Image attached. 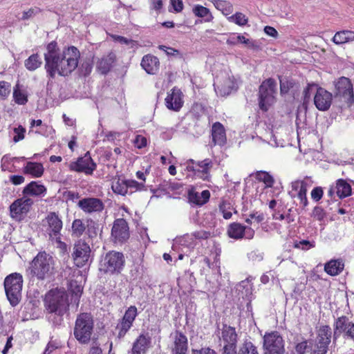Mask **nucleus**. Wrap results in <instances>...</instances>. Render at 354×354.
Listing matches in <instances>:
<instances>
[{
	"label": "nucleus",
	"mask_w": 354,
	"mask_h": 354,
	"mask_svg": "<svg viewBox=\"0 0 354 354\" xmlns=\"http://www.w3.org/2000/svg\"><path fill=\"white\" fill-rule=\"evenodd\" d=\"M80 52L74 46H65L61 50L56 41H52L46 46L44 53V68L47 77L53 80L56 75L66 77L78 66Z\"/></svg>",
	"instance_id": "1"
},
{
	"label": "nucleus",
	"mask_w": 354,
	"mask_h": 354,
	"mask_svg": "<svg viewBox=\"0 0 354 354\" xmlns=\"http://www.w3.org/2000/svg\"><path fill=\"white\" fill-rule=\"evenodd\" d=\"M44 306L48 313L62 317L69 310L68 297L64 288L49 290L44 295Z\"/></svg>",
	"instance_id": "2"
},
{
	"label": "nucleus",
	"mask_w": 354,
	"mask_h": 354,
	"mask_svg": "<svg viewBox=\"0 0 354 354\" xmlns=\"http://www.w3.org/2000/svg\"><path fill=\"white\" fill-rule=\"evenodd\" d=\"M28 271L39 281L51 278L55 272V260L46 251H40L30 263Z\"/></svg>",
	"instance_id": "3"
},
{
	"label": "nucleus",
	"mask_w": 354,
	"mask_h": 354,
	"mask_svg": "<svg viewBox=\"0 0 354 354\" xmlns=\"http://www.w3.org/2000/svg\"><path fill=\"white\" fill-rule=\"evenodd\" d=\"M125 266V257L122 252L111 250L105 254L99 263L100 272L108 275H118Z\"/></svg>",
	"instance_id": "4"
},
{
	"label": "nucleus",
	"mask_w": 354,
	"mask_h": 354,
	"mask_svg": "<svg viewBox=\"0 0 354 354\" xmlns=\"http://www.w3.org/2000/svg\"><path fill=\"white\" fill-rule=\"evenodd\" d=\"M93 329L94 319L91 313H81L77 315L73 335L80 344H86L90 342Z\"/></svg>",
	"instance_id": "5"
},
{
	"label": "nucleus",
	"mask_w": 354,
	"mask_h": 354,
	"mask_svg": "<svg viewBox=\"0 0 354 354\" xmlns=\"http://www.w3.org/2000/svg\"><path fill=\"white\" fill-rule=\"evenodd\" d=\"M4 288L8 301L12 306H17L21 299L23 277L17 272L8 275L4 279Z\"/></svg>",
	"instance_id": "6"
},
{
	"label": "nucleus",
	"mask_w": 354,
	"mask_h": 354,
	"mask_svg": "<svg viewBox=\"0 0 354 354\" xmlns=\"http://www.w3.org/2000/svg\"><path fill=\"white\" fill-rule=\"evenodd\" d=\"M277 83L273 78L263 81L259 88V106L263 112L268 111L275 101Z\"/></svg>",
	"instance_id": "7"
},
{
	"label": "nucleus",
	"mask_w": 354,
	"mask_h": 354,
	"mask_svg": "<svg viewBox=\"0 0 354 354\" xmlns=\"http://www.w3.org/2000/svg\"><path fill=\"white\" fill-rule=\"evenodd\" d=\"M335 97L343 101L348 107L354 104V92L351 80L346 77H341L335 83Z\"/></svg>",
	"instance_id": "8"
},
{
	"label": "nucleus",
	"mask_w": 354,
	"mask_h": 354,
	"mask_svg": "<svg viewBox=\"0 0 354 354\" xmlns=\"http://www.w3.org/2000/svg\"><path fill=\"white\" fill-rule=\"evenodd\" d=\"M98 233V225L91 218H88L84 223V220L75 218L71 225V235L75 238H80L86 234L88 238L94 239Z\"/></svg>",
	"instance_id": "9"
},
{
	"label": "nucleus",
	"mask_w": 354,
	"mask_h": 354,
	"mask_svg": "<svg viewBox=\"0 0 354 354\" xmlns=\"http://www.w3.org/2000/svg\"><path fill=\"white\" fill-rule=\"evenodd\" d=\"M33 204V200L25 196L15 200L9 207L10 216L17 221H23L31 210Z\"/></svg>",
	"instance_id": "10"
},
{
	"label": "nucleus",
	"mask_w": 354,
	"mask_h": 354,
	"mask_svg": "<svg viewBox=\"0 0 354 354\" xmlns=\"http://www.w3.org/2000/svg\"><path fill=\"white\" fill-rule=\"evenodd\" d=\"M263 339V354L284 353V341L279 332L266 333Z\"/></svg>",
	"instance_id": "11"
},
{
	"label": "nucleus",
	"mask_w": 354,
	"mask_h": 354,
	"mask_svg": "<svg viewBox=\"0 0 354 354\" xmlns=\"http://www.w3.org/2000/svg\"><path fill=\"white\" fill-rule=\"evenodd\" d=\"M138 316V309L135 306H129L124 312L123 317L120 319L115 326L118 331L117 337L123 339L133 325Z\"/></svg>",
	"instance_id": "12"
},
{
	"label": "nucleus",
	"mask_w": 354,
	"mask_h": 354,
	"mask_svg": "<svg viewBox=\"0 0 354 354\" xmlns=\"http://www.w3.org/2000/svg\"><path fill=\"white\" fill-rule=\"evenodd\" d=\"M97 165L88 151L83 156L78 158L76 161L71 162L69 165L71 171L84 173L86 175H92Z\"/></svg>",
	"instance_id": "13"
},
{
	"label": "nucleus",
	"mask_w": 354,
	"mask_h": 354,
	"mask_svg": "<svg viewBox=\"0 0 354 354\" xmlns=\"http://www.w3.org/2000/svg\"><path fill=\"white\" fill-rule=\"evenodd\" d=\"M221 335L224 342L222 354H236L238 335L235 328L225 324L223 325Z\"/></svg>",
	"instance_id": "14"
},
{
	"label": "nucleus",
	"mask_w": 354,
	"mask_h": 354,
	"mask_svg": "<svg viewBox=\"0 0 354 354\" xmlns=\"http://www.w3.org/2000/svg\"><path fill=\"white\" fill-rule=\"evenodd\" d=\"M43 225L46 227V232L50 240H53L54 236L61 235L63 222L57 213L54 212H49L45 219L43 220Z\"/></svg>",
	"instance_id": "15"
},
{
	"label": "nucleus",
	"mask_w": 354,
	"mask_h": 354,
	"mask_svg": "<svg viewBox=\"0 0 354 354\" xmlns=\"http://www.w3.org/2000/svg\"><path fill=\"white\" fill-rule=\"evenodd\" d=\"M91 248L84 241L79 240L73 247V259L77 267H83L90 257Z\"/></svg>",
	"instance_id": "16"
},
{
	"label": "nucleus",
	"mask_w": 354,
	"mask_h": 354,
	"mask_svg": "<svg viewBox=\"0 0 354 354\" xmlns=\"http://www.w3.org/2000/svg\"><path fill=\"white\" fill-rule=\"evenodd\" d=\"M184 95L182 91L174 86L168 93L165 99L166 107L171 111H179L184 104Z\"/></svg>",
	"instance_id": "17"
},
{
	"label": "nucleus",
	"mask_w": 354,
	"mask_h": 354,
	"mask_svg": "<svg viewBox=\"0 0 354 354\" xmlns=\"http://www.w3.org/2000/svg\"><path fill=\"white\" fill-rule=\"evenodd\" d=\"M334 333H342L344 338L354 341V322L344 315L338 317L334 323Z\"/></svg>",
	"instance_id": "18"
},
{
	"label": "nucleus",
	"mask_w": 354,
	"mask_h": 354,
	"mask_svg": "<svg viewBox=\"0 0 354 354\" xmlns=\"http://www.w3.org/2000/svg\"><path fill=\"white\" fill-rule=\"evenodd\" d=\"M111 236L115 243H124L129 238L127 222L124 218L116 219L113 225Z\"/></svg>",
	"instance_id": "19"
},
{
	"label": "nucleus",
	"mask_w": 354,
	"mask_h": 354,
	"mask_svg": "<svg viewBox=\"0 0 354 354\" xmlns=\"http://www.w3.org/2000/svg\"><path fill=\"white\" fill-rule=\"evenodd\" d=\"M313 100L314 104L319 111H326L331 106L333 95L325 88L318 86Z\"/></svg>",
	"instance_id": "20"
},
{
	"label": "nucleus",
	"mask_w": 354,
	"mask_h": 354,
	"mask_svg": "<svg viewBox=\"0 0 354 354\" xmlns=\"http://www.w3.org/2000/svg\"><path fill=\"white\" fill-rule=\"evenodd\" d=\"M227 235L234 239H241L245 237L248 239L253 238L254 231L251 227H248L239 223L234 222L228 226Z\"/></svg>",
	"instance_id": "21"
},
{
	"label": "nucleus",
	"mask_w": 354,
	"mask_h": 354,
	"mask_svg": "<svg viewBox=\"0 0 354 354\" xmlns=\"http://www.w3.org/2000/svg\"><path fill=\"white\" fill-rule=\"evenodd\" d=\"M151 346V337L149 333H141L134 340L131 354H146Z\"/></svg>",
	"instance_id": "22"
},
{
	"label": "nucleus",
	"mask_w": 354,
	"mask_h": 354,
	"mask_svg": "<svg viewBox=\"0 0 354 354\" xmlns=\"http://www.w3.org/2000/svg\"><path fill=\"white\" fill-rule=\"evenodd\" d=\"M78 207L85 213L101 212L104 205L102 200L97 198H84L79 201Z\"/></svg>",
	"instance_id": "23"
},
{
	"label": "nucleus",
	"mask_w": 354,
	"mask_h": 354,
	"mask_svg": "<svg viewBox=\"0 0 354 354\" xmlns=\"http://www.w3.org/2000/svg\"><path fill=\"white\" fill-rule=\"evenodd\" d=\"M211 196L210 192L207 189L201 193L198 192L194 187H191L187 191V200L189 203L195 206L202 207L207 203Z\"/></svg>",
	"instance_id": "24"
},
{
	"label": "nucleus",
	"mask_w": 354,
	"mask_h": 354,
	"mask_svg": "<svg viewBox=\"0 0 354 354\" xmlns=\"http://www.w3.org/2000/svg\"><path fill=\"white\" fill-rule=\"evenodd\" d=\"M189 163L195 164L198 167L196 171V176L203 180L209 181L211 178L210 171L213 167V161L209 158H205L201 161L195 162L194 160H189Z\"/></svg>",
	"instance_id": "25"
},
{
	"label": "nucleus",
	"mask_w": 354,
	"mask_h": 354,
	"mask_svg": "<svg viewBox=\"0 0 354 354\" xmlns=\"http://www.w3.org/2000/svg\"><path fill=\"white\" fill-rule=\"evenodd\" d=\"M292 191L295 192L296 194L292 197H296L299 201V205L304 209L308 205L307 198V183L304 180H295L292 183Z\"/></svg>",
	"instance_id": "26"
},
{
	"label": "nucleus",
	"mask_w": 354,
	"mask_h": 354,
	"mask_svg": "<svg viewBox=\"0 0 354 354\" xmlns=\"http://www.w3.org/2000/svg\"><path fill=\"white\" fill-rule=\"evenodd\" d=\"M116 55L113 51L109 52L107 55H103L99 59L96 64L97 71L101 74H107L112 68L113 64L116 62Z\"/></svg>",
	"instance_id": "27"
},
{
	"label": "nucleus",
	"mask_w": 354,
	"mask_h": 354,
	"mask_svg": "<svg viewBox=\"0 0 354 354\" xmlns=\"http://www.w3.org/2000/svg\"><path fill=\"white\" fill-rule=\"evenodd\" d=\"M188 350V342L185 335L176 330L171 349V354H187Z\"/></svg>",
	"instance_id": "28"
},
{
	"label": "nucleus",
	"mask_w": 354,
	"mask_h": 354,
	"mask_svg": "<svg viewBox=\"0 0 354 354\" xmlns=\"http://www.w3.org/2000/svg\"><path fill=\"white\" fill-rule=\"evenodd\" d=\"M211 135L214 145L223 146L226 143L227 138L224 126L219 122L213 123Z\"/></svg>",
	"instance_id": "29"
},
{
	"label": "nucleus",
	"mask_w": 354,
	"mask_h": 354,
	"mask_svg": "<svg viewBox=\"0 0 354 354\" xmlns=\"http://www.w3.org/2000/svg\"><path fill=\"white\" fill-rule=\"evenodd\" d=\"M142 68L148 73L154 75L158 73L160 68V62L156 56L147 54L143 56L141 61Z\"/></svg>",
	"instance_id": "30"
},
{
	"label": "nucleus",
	"mask_w": 354,
	"mask_h": 354,
	"mask_svg": "<svg viewBox=\"0 0 354 354\" xmlns=\"http://www.w3.org/2000/svg\"><path fill=\"white\" fill-rule=\"evenodd\" d=\"M46 192V187L37 181H32L24 187L22 193L24 196H39L45 194Z\"/></svg>",
	"instance_id": "31"
},
{
	"label": "nucleus",
	"mask_w": 354,
	"mask_h": 354,
	"mask_svg": "<svg viewBox=\"0 0 354 354\" xmlns=\"http://www.w3.org/2000/svg\"><path fill=\"white\" fill-rule=\"evenodd\" d=\"M344 268V263L342 259H331L324 265V271L330 276L339 274Z\"/></svg>",
	"instance_id": "32"
},
{
	"label": "nucleus",
	"mask_w": 354,
	"mask_h": 354,
	"mask_svg": "<svg viewBox=\"0 0 354 354\" xmlns=\"http://www.w3.org/2000/svg\"><path fill=\"white\" fill-rule=\"evenodd\" d=\"M44 168L41 163L28 162L23 167L24 174H29L35 178H39L44 174Z\"/></svg>",
	"instance_id": "33"
},
{
	"label": "nucleus",
	"mask_w": 354,
	"mask_h": 354,
	"mask_svg": "<svg viewBox=\"0 0 354 354\" xmlns=\"http://www.w3.org/2000/svg\"><path fill=\"white\" fill-rule=\"evenodd\" d=\"M336 194L339 198H344L351 195L352 188L346 180L339 178L335 182Z\"/></svg>",
	"instance_id": "34"
},
{
	"label": "nucleus",
	"mask_w": 354,
	"mask_h": 354,
	"mask_svg": "<svg viewBox=\"0 0 354 354\" xmlns=\"http://www.w3.org/2000/svg\"><path fill=\"white\" fill-rule=\"evenodd\" d=\"M317 343L329 345L331 342L332 331L328 325L321 326L317 331Z\"/></svg>",
	"instance_id": "35"
},
{
	"label": "nucleus",
	"mask_w": 354,
	"mask_h": 354,
	"mask_svg": "<svg viewBox=\"0 0 354 354\" xmlns=\"http://www.w3.org/2000/svg\"><path fill=\"white\" fill-rule=\"evenodd\" d=\"M351 41H354V32L351 30L337 32L333 38V41L336 44H343Z\"/></svg>",
	"instance_id": "36"
},
{
	"label": "nucleus",
	"mask_w": 354,
	"mask_h": 354,
	"mask_svg": "<svg viewBox=\"0 0 354 354\" xmlns=\"http://www.w3.org/2000/svg\"><path fill=\"white\" fill-rule=\"evenodd\" d=\"M12 97L15 102L19 105H25L28 101L26 91L21 89L19 84L13 88Z\"/></svg>",
	"instance_id": "37"
},
{
	"label": "nucleus",
	"mask_w": 354,
	"mask_h": 354,
	"mask_svg": "<svg viewBox=\"0 0 354 354\" xmlns=\"http://www.w3.org/2000/svg\"><path fill=\"white\" fill-rule=\"evenodd\" d=\"M208 1L213 3L214 7L222 12V13L227 16L230 15L233 12L232 4L227 1L225 0H207Z\"/></svg>",
	"instance_id": "38"
},
{
	"label": "nucleus",
	"mask_w": 354,
	"mask_h": 354,
	"mask_svg": "<svg viewBox=\"0 0 354 354\" xmlns=\"http://www.w3.org/2000/svg\"><path fill=\"white\" fill-rule=\"evenodd\" d=\"M42 64V61L38 53L31 55L24 62V66L27 70L34 71L39 68Z\"/></svg>",
	"instance_id": "39"
},
{
	"label": "nucleus",
	"mask_w": 354,
	"mask_h": 354,
	"mask_svg": "<svg viewBox=\"0 0 354 354\" xmlns=\"http://www.w3.org/2000/svg\"><path fill=\"white\" fill-rule=\"evenodd\" d=\"M256 179L262 182L265 184V187L270 188L272 187L274 184V179L273 176L268 171H259L255 174Z\"/></svg>",
	"instance_id": "40"
},
{
	"label": "nucleus",
	"mask_w": 354,
	"mask_h": 354,
	"mask_svg": "<svg viewBox=\"0 0 354 354\" xmlns=\"http://www.w3.org/2000/svg\"><path fill=\"white\" fill-rule=\"evenodd\" d=\"M193 13L198 17H207L205 21H212L214 19L209 10L201 5H196L192 9Z\"/></svg>",
	"instance_id": "41"
},
{
	"label": "nucleus",
	"mask_w": 354,
	"mask_h": 354,
	"mask_svg": "<svg viewBox=\"0 0 354 354\" xmlns=\"http://www.w3.org/2000/svg\"><path fill=\"white\" fill-rule=\"evenodd\" d=\"M111 188L113 192L117 194L125 196L127 194H128L127 180H121L118 178L117 180L113 182Z\"/></svg>",
	"instance_id": "42"
},
{
	"label": "nucleus",
	"mask_w": 354,
	"mask_h": 354,
	"mask_svg": "<svg viewBox=\"0 0 354 354\" xmlns=\"http://www.w3.org/2000/svg\"><path fill=\"white\" fill-rule=\"evenodd\" d=\"M227 20L239 26H244L248 23V18L241 12H236L235 14L228 17Z\"/></svg>",
	"instance_id": "43"
},
{
	"label": "nucleus",
	"mask_w": 354,
	"mask_h": 354,
	"mask_svg": "<svg viewBox=\"0 0 354 354\" xmlns=\"http://www.w3.org/2000/svg\"><path fill=\"white\" fill-rule=\"evenodd\" d=\"M315 247V242L314 241H310L308 240L295 241L293 243V248L301 250H308Z\"/></svg>",
	"instance_id": "44"
},
{
	"label": "nucleus",
	"mask_w": 354,
	"mask_h": 354,
	"mask_svg": "<svg viewBox=\"0 0 354 354\" xmlns=\"http://www.w3.org/2000/svg\"><path fill=\"white\" fill-rule=\"evenodd\" d=\"M127 192L129 191L130 194L137 191H142L145 189L144 183H138L136 180H127Z\"/></svg>",
	"instance_id": "45"
},
{
	"label": "nucleus",
	"mask_w": 354,
	"mask_h": 354,
	"mask_svg": "<svg viewBox=\"0 0 354 354\" xmlns=\"http://www.w3.org/2000/svg\"><path fill=\"white\" fill-rule=\"evenodd\" d=\"M205 111L203 105L200 102H194L190 110L189 113L196 120H198Z\"/></svg>",
	"instance_id": "46"
},
{
	"label": "nucleus",
	"mask_w": 354,
	"mask_h": 354,
	"mask_svg": "<svg viewBox=\"0 0 354 354\" xmlns=\"http://www.w3.org/2000/svg\"><path fill=\"white\" fill-rule=\"evenodd\" d=\"M232 205L230 203L227 201H222L219 205V209L223 214V216L225 219H230L232 216V210L233 209Z\"/></svg>",
	"instance_id": "47"
},
{
	"label": "nucleus",
	"mask_w": 354,
	"mask_h": 354,
	"mask_svg": "<svg viewBox=\"0 0 354 354\" xmlns=\"http://www.w3.org/2000/svg\"><path fill=\"white\" fill-rule=\"evenodd\" d=\"M10 83L4 80L0 81V100H5L10 93Z\"/></svg>",
	"instance_id": "48"
},
{
	"label": "nucleus",
	"mask_w": 354,
	"mask_h": 354,
	"mask_svg": "<svg viewBox=\"0 0 354 354\" xmlns=\"http://www.w3.org/2000/svg\"><path fill=\"white\" fill-rule=\"evenodd\" d=\"M93 62L91 59L84 61L81 66L80 73L84 77L88 76L93 70Z\"/></svg>",
	"instance_id": "49"
},
{
	"label": "nucleus",
	"mask_w": 354,
	"mask_h": 354,
	"mask_svg": "<svg viewBox=\"0 0 354 354\" xmlns=\"http://www.w3.org/2000/svg\"><path fill=\"white\" fill-rule=\"evenodd\" d=\"M312 217L319 221H322L326 216L325 210L321 206H315L312 212Z\"/></svg>",
	"instance_id": "50"
},
{
	"label": "nucleus",
	"mask_w": 354,
	"mask_h": 354,
	"mask_svg": "<svg viewBox=\"0 0 354 354\" xmlns=\"http://www.w3.org/2000/svg\"><path fill=\"white\" fill-rule=\"evenodd\" d=\"M41 12V10L38 7L31 8L28 10L23 12L21 19L24 21L28 20Z\"/></svg>",
	"instance_id": "51"
},
{
	"label": "nucleus",
	"mask_w": 354,
	"mask_h": 354,
	"mask_svg": "<svg viewBox=\"0 0 354 354\" xmlns=\"http://www.w3.org/2000/svg\"><path fill=\"white\" fill-rule=\"evenodd\" d=\"M192 236L198 240H207L212 236V233L206 230H198L192 233Z\"/></svg>",
	"instance_id": "52"
},
{
	"label": "nucleus",
	"mask_w": 354,
	"mask_h": 354,
	"mask_svg": "<svg viewBox=\"0 0 354 354\" xmlns=\"http://www.w3.org/2000/svg\"><path fill=\"white\" fill-rule=\"evenodd\" d=\"M14 132L15 135L13 137V141L17 142L24 138L26 129L21 125H19L18 127L14 129Z\"/></svg>",
	"instance_id": "53"
},
{
	"label": "nucleus",
	"mask_w": 354,
	"mask_h": 354,
	"mask_svg": "<svg viewBox=\"0 0 354 354\" xmlns=\"http://www.w3.org/2000/svg\"><path fill=\"white\" fill-rule=\"evenodd\" d=\"M88 354H103V351L100 347V344L97 340H93L91 342Z\"/></svg>",
	"instance_id": "54"
},
{
	"label": "nucleus",
	"mask_w": 354,
	"mask_h": 354,
	"mask_svg": "<svg viewBox=\"0 0 354 354\" xmlns=\"http://www.w3.org/2000/svg\"><path fill=\"white\" fill-rule=\"evenodd\" d=\"M324 195V191L322 187H315L313 189L310 193L312 199L315 201H319Z\"/></svg>",
	"instance_id": "55"
},
{
	"label": "nucleus",
	"mask_w": 354,
	"mask_h": 354,
	"mask_svg": "<svg viewBox=\"0 0 354 354\" xmlns=\"http://www.w3.org/2000/svg\"><path fill=\"white\" fill-rule=\"evenodd\" d=\"M111 37L113 39V41H118L122 44H125V45L132 44V46H133L136 43V41L134 40L128 39L127 37H124L120 36V35H111Z\"/></svg>",
	"instance_id": "56"
},
{
	"label": "nucleus",
	"mask_w": 354,
	"mask_h": 354,
	"mask_svg": "<svg viewBox=\"0 0 354 354\" xmlns=\"http://www.w3.org/2000/svg\"><path fill=\"white\" fill-rule=\"evenodd\" d=\"M313 87H318L315 83H308L303 91L304 103H307L310 99V92Z\"/></svg>",
	"instance_id": "57"
},
{
	"label": "nucleus",
	"mask_w": 354,
	"mask_h": 354,
	"mask_svg": "<svg viewBox=\"0 0 354 354\" xmlns=\"http://www.w3.org/2000/svg\"><path fill=\"white\" fill-rule=\"evenodd\" d=\"M147 145V138L142 135H137L134 140V145L138 149H142Z\"/></svg>",
	"instance_id": "58"
},
{
	"label": "nucleus",
	"mask_w": 354,
	"mask_h": 354,
	"mask_svg": "<svg viewBox=\"0 0 354 354\" xmlns=\"http://www.w3.org/2000/svg\"><path fill=\"white\" fill-rule=\"evenodd\" d=\"M328 346L329 345L316 343L312 354H326L328 351Z\"/></svg>",
	"instance_id": "59"
},
{
	"label": "nucleus",
	"mask_w": 354,
	"mask_h": 354,
	"mask_svg": "<svg viewBox=\"0 0 354 354\" xmlns=\"http://www.w3.org/2000/svg\"><path fill=\"white\" fill-rule=\"evenodd\" d=\"M70 290L73 292V294H75L76 296L80 297L83 288L81 285H77V282L75 281H71L70 282Z\"/></svg>",
	"instance_id": "60"
},
{
	"label": "nucleus",
	"mask_w": 354,
	"mask_h": 354,
	"mask_svg": "<svg viewBox=\"0 0 354 354\" xmlns=\"http://www.w3.org/2000/svg\"><path fill=\"white\" fill-rule=\"evenodd\" d=\"M158 48L165 51L167 55L178 56L180 54L178 50L171 47H167L165 45H160Z\"/></svg>",
	"instance_id": "61"
},
{
	"label": "nucleus",
	"mask_w": 354,
	"mask_h": 354,
	"mask_svg": "<svg viewBox=\"0 0 354 354\" xmlns=\"http://www.w3.org/2000/svg\"><path fill=\"white\" fill-rule=\"evenodd\" d=\"M308 348V341L304 340L297 343L295 347V351L297 354H305Z\"/></svg>",
	"instance_id": "62"
},
{
	"label": "nucleus",
	"mask_w": 354,
	"mask_h": 354,
	"mask_svg": "<svg viewBox=\"0 0 354 354\" xmlns=\"http://www.w3.org/2000/svg\"><path fill=\"white\" fill-rule=\"evenodd\" d=\"M10 182L14 185H19L24 183L25 178L21 175H12L9 176Z\"/></svg>",
	"instance_id": "63"
},
{
	"label": "nucleus",
	"mask_w": 354,
	"mask_h": 354,
	"mask_svg": "<svg viewBox=\"0 0 354 354\" xmlns=\"http://www.w3.org/2000/svg\"><path fill=\"white\" fill-rule=\"evenodd\" d=\"M192 354H217L216 352L209 348L205 347L201 349H196L192 351Z\"/></svg>",
	"instance_id": "64"
}]
</instances>
